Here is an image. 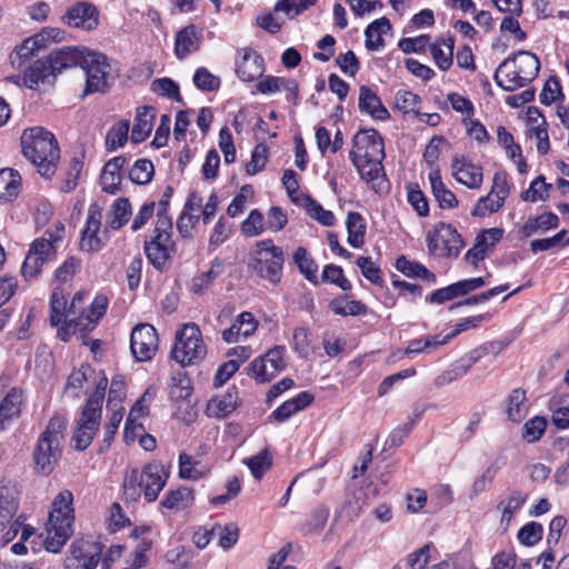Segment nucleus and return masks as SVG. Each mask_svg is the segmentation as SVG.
<instances>
[{
  "label": "nucleus",
  "instance_id": "f257e3e1",
  "mask_svg": "<svg viewBox=\"0 0 569 569\" xmlns=\"http://www.w3.org/2000/svg\"><path fill=\"white\" fill-rule=\"evenodd\" d=\"M170 476V467L153 460L141 470L132 468L123 477L122 488L127 500L138 501L143 495L147 502H153L164 488Z\"/></svg>",
  "mask_w": 569,
  "mask_h": 569
},
{
  "label": "nucleus",
  "instance_id": "f03ea898",
  "mask_svg": "<svg viewBox=\"0 0 569 569\" xmlns=\"http://www.w3.org/2000/svg\"><path fill=\"white\" fill-rule=\"evenodd\" d=\"M23 156L44 178H51L57 170L60 149L54 136L41 127L26 129L21 134Z\"/></svg>",
  "mask_w": 569,
  "mask_h": 569
},
{
  "label": "nucleus",
  "instance_id": "7ed1b4c3",
  "mask_svg": "<svg viewBox=\"0 0 569 569\" xmlns=\"http://www.w3.org/2000/svg\"><path fill=\"white\" fill-rule=\"evenodd\" d=\"M88 293L77 292L67 311L66 323L58 329V337L68 341L72 335L86 333L94 329L98 321L106 313L108 299L104 296H97L93 301L86 306Z\"/></svg>",
  "mask_w": 569,
  "mask_h": 569
},
{
  "label": "nucleus",
  "instance_id": "20e7f679",
  "mask_svg": "<svg viewBox=\"0 0 569 569\" xmlns=\"http://www.w3.org/2000/svg\"><path fill=\"white\" fill-rule=\"evenodd\" d=\"M73 495L69 490L61 491L52 501L51 511L46 527L44 548L49 552H58L72 536L74 511Z\"/></svg>",
  "mask_w": 569,
  "mask_h": 569
},
{
  "label": "nucleus",
  "instance_id": "39448f33",
  "mask_svg": "<svg viewBox=\"0 0 569 569\" xmlns=\"http://www.w3.org/2000/svg\"><path fill=\"white\" fill-rule=\"evenodd\" d=\"M66 426L64 418L54 415L39 436L33 451L36 470L39 473L48 476L58 463L61 457V442L64 437Z\"/></svg>",
  "mask_w": 569,
  "mask_h": 569
},
{
  "label": "nucleus",
  "instance_id": "423d86ee",
  "mask_svg": "<svg viewBox=\"0 0 569 569\" xmlns=\"http://www.w3.org/2000/svg\"><path fill=\"white\" fill-rule=\"evenodd\" d=\"M64 236V226L57 223L54 230H48L41 238L32 241L21 267L22 277L30 281L36 279L42 266L56 256L57 244Z\"/></svg>",
  "mask_w": 569,
  "mask_h": 569
},
{
  "label": "nucleus",
  "instance_id": "0eeeda50",
  "mask_svg": "<svg viewBox=\"0 0 569 569\" xmlns=\"http://www.w3.org/2000/svg\"><path fill=\"white\" fill-rule=\"evenodd\" d=\"M252 269L257 274L272 283H279L282 277L284 262L283 250L273 244L271 239L256 243L252 251Z\"/></svg>",
  "mask_w": 569,
  "mask_h": 569
},
{
  "label": "nucleus",
  "instance_id": "6e6552de",
  "mask_svg": "<svg viewBox=\"0 0 569 569\" xmlns=\"http://www.w3.org/2000/svg\"><path fill=\"white\" fill-rule=\"evenodd\" d=\"M206 355L202 333L196 323H186L176 335L171 357L182 367L200 361Z\"/></svg>",
  "mask_w": 569,
  "mask_h": 569
},
{
  "label": "nucleus",
  "instance_id": "1a4fd4ad",
  "mask_svg": "<svg viewBox=\"0 0 569 569\" xmlns=\"http://www.w3.org/2000/svg\"><path fill=\"white\" fill-rule=\"evenodd\" d=\"M101 420V400L99 393L90 396L77 421L72 442L78 451L86 450L92 442Z\"/></svg>",
  "mask_w": 569,
  "mask_h": 569
},
{
  "label": "nucleus",
  "instance_id": "9d476101",
  "mask_svg": "<svg viewBox=\"0 0 569 569\" xmlns=\"http://www.w3.org/2000/svg\"><path fill=\"white\" fill-rule=\"evenodd\" d=\"M150 240L144 241V252L149 262L158 270H163L174 252V242L171 239V224L161 219L159 227L154 228Z\"/></svg>",
  "mask_w": 569,
  "mask_h": 569
},
{
  "label": "nucleus",
  "instance_id": "9b49d317",
  "mask_svg": "<svg viewBox=\"0 0 569 569\" xmlns=\"http://www.w3.org/2000/svg\"><path fill=\"white\" fill-rule=\"evenodd\" d=\"M427 246L430 252L450 259L459 256L463 241L456 228L439 222L433 231L428 232Z\"/></svg>",
  "mask_w": 569,
  "mask_h": 569
},
{
  "label": "nucleus",
  "instance_id": "f8f14e48",
  "mask_svg": "<svg viewBox=\"0 0 569 569\" xmlns=\"http://www.w3.org/2000/svg\"><path fill=\"white\" fill-rule=\"evenodd\" d=\"M80 67L86 71L84 93L103 92L107 87V77L110 73V64L103 53L84 49Z\"/></svg>",
  "mask_w": 569,
  "mask_h": 569
},
{
  "label": "nucleus",
  "instance_id": "ddd939ff",
  "mask_svg": "<svg viewBox=\"0 0 569 569\" xmlns=\"http://www.w3.org/2000/svg\"><path fill=\"white\" fill-rule=\"evenodd\" d=\"M103 550V545L93 538H82L71 545L66 569H96Z\"/></svg>",
  "mask_w": 569,
  "mask_h": 569
},
{
  "label": "nucleus",
  "instance_id": "4468645a",
  "mask_svg": "<svg viewBox=\"0 0 569 569\" xmlns=\"http://www.w3.org/2000/svg\"><path fill=\"white\" fill-rule=\"evenodd\" d=\"M383 140L379 132L375 129L360 130L352 139V149L349 152L351 161L366 159H385Z\"/></svg>",
  "mask_w": 569,
  "mask_h": 569
},
{
  "label": "nucleus",
  "instance_id": "2eb2a0df",
  "mask_svg": "<svg viewBox=\"0 0 569 569\" xmlns=\"http://www.w3.org/2000/svg\"><path fill=\"white\" fill-rule=\"evenodd\" d=\"M159 338L157 330L149 323L136 326L131 332L130 349L138 361H148L158 350Z\"/></svg>",
  "mask_w": 569,
  "mask_h": 569
},
{
  "label": "nucleus",
  "instance_id": "dca6fc26",
  "mask_svg": "<svg viewBox=\"0 0 569 569\" xmlns=\"http://www.w3.org/2000/svg\"><path fill=\"white\" fill-rule=\"evenodd\" d=\"M101 219L102 207L99 203H91L80 240V247L83 251L92 252L103 248L106 239L100 236Z\"/></svg>",
  "mask_w": 569,
  "mask_h": 569
},
{
  "label": "nucleus",
  "instance_id": "f3484780",
  "mask_svg": "<svg viewBox=\"0 0 569 569\" xmlns=\"http://www.w3.org/2000/svg\"><path fill=\"white\" fill-rule=\"evenodd\" d=\"M516 67L518 69V73L515 77L512 76V79H522L523 84L526 86L537 77L540 69V62L536 54L521 50L506 58L499 64V72H505L507 69Z\"/></svg>",
  "mask_w": 569,
  "mask_h": 569
},
{
  "label": "nucleus",
  "instance_id": "a211bd4d",
  "mask_svg": "<svg viewBox=\"0 0 569 569\" xmlns=\"http://www.w3.org/2000/svg\"><path fill=\"white\" fill-rule=\"evenodd\" d=\"M26 402V395L21 388L13 387L0 397V431L6 430L14 420L19 419Z\"/></svg>",
  "mask_w": 569,
  "mask_h": 569
},
{
  "label": "nucleus",
  "instance_id": "6ab92c4d",
  "mask_svg": "<svg viewBox=\"0 0 569 569\" xmlns=\"http://www.w3.org/2000/svg\"><path fill=\"white\" fill-rule=\"evenodd\" d=\"M453 178L469 189H479L483 181L482 168L467 157H455L451 162Z\"/></svg>",
  "mask_w": 569,
  "mask_h": 569
},
{
  "label": "nucleus",
  "instance_id": "aec40b11",
  "mask_svg": "<svg viewBox=\"0 0 569 569\" xmlns=\"http://www.w3.org/2000/svg\"><path fill=\"white\" fill-rule=\"evenodd\" d=\"M382 161L383 159L376 158L361 160L359 163L357 161H351L361 179L367 183H370L372 190L377 193L385 192L389 188Z\"/></svg>",
  "mask_w": 569,
  "mask_h": 569
},
{
  "label": "nucleus",
  "instance_id": "412c9836",
  "mask_svg": "<svg viewBox=\"0 0 569 569\" xmlns=\"http://www.w3.org/2000/svg\"><path fill=\"white\" fill-rule=\"evenodd\" d=\"M63 21L71 28L93 30L98 26V11L88 2H79L67 10Z\"/></svg>",
  "mask_w": 569,
  "mask_h": 569
},
{
  "label": "nucleus",
  "instance_id": "4be33fe9",
  "mask_svg": "<svg viewBox=\"0 0 569 569\" xmlns=\"http://www.w3.org/2000/svg\"><path fill=\"white\" fill-rule=\"evenodd\" d=\"M236 72L242 81H253L260 78L264 72L262 57L254 50L242 49L236 61Z\"/></svg>",
  "mask_w": 569,
  "mask_h": 569
},
{
  "label": "nucleus",
  "instance_id": "5701e85b",
  "mask_svg": "<svg viewBox=\"0 0 569 569\" xmlns=\"http://www.w3.org/2000/svg\"><path fill=\"white\" fill-rule=\"evenodd\" d=\"M59 34L56 29H44L40 33L26 39L10 56L13 66L21 67L23 62L33 54L34 51L46 46L49 39H54Z\"/></svg>",
  "mask_w": 569,
  "mask_h": 569
},
{
  "label": "nucleus",
  "instance_id": "b1692460",
  "mask_svg": "<svg viewBox=\"0 0 569 569\" xmlns=\"http://www.w3.org/2000/svg\"><path fill=\"white\" fill-rule=\"evenodd\" d=\"M202 41V31L194 24H189L176 34L174 39V54L178 59L182 60L189 54L200 49Z\"/></svg>",
  "mask_w": 569,
  "mask_h": 569
},
{
  "label": "nucleus",
  "instance_id": "393cba45",
  "mask_svg": "<svg viewBox=\"0 0 569 569\" xmlns=\"http://www.w3.org/2000/svg\"><path fill=\"white\" fill-rule=\"evenodd\" d=\"M258 328V321L249 311H243L237 316L233 323L221 332V338L227 343H234L240 338L252 336Z\"/></svg>",
  "mask_w": 569,
  "mask_h": 569
},
{
  "label": "nucleus",
  "instance_id": "a878e982",
  "mask_svg": "<svg viewBox=\"0 0 569 569\" xmlns=\"http://www.w3.org/2000/svg\"><path fill=\"white\" fill-rule=\"evenodd\" d=\"M501 348L497 342H488L485 343L473 350H471L466 357H463L459 362H457L455 367V377H450L448 381H451L452 379H456L458 376H463L467 373V371L473 366L476 362H478L481 358L489 355L490 352H493L495 355L499 353ZM447 382V379L445 376H440L436 379L437 386H443Z\"/></svg>",
  "mask_w": 569,
  "mask_h": 569
},
{
  "label": "nucleus",
  "instance_id": "bb28decb",
  "mask_svg": "<svg viewBox=\"0 0 569 569\" xmlns=\"http://www.w3.org/2000/svg\"><path fill=\"white\" fill-rule=\"evenodd\" d=\"M527 493L520 489H510L506 496L499 501L497 508L501 511L500 527L507 530L515 515L521 509L527 501Z\"/></svg>",
  "mask_w": 569,
  "mask_h": 569
},
{
  "label": "nucleus",
  "instance_id": "cd10ccee",
  "mask_svg": "<svg viewBox=\"0 0 569 569\" xmlns=\"http://www.w3.org/2000/svg\"><path fill=\"white\" fill-rule=\"evenodd\" d=\"M359 110L375 120L385 121L390 117L379 96L367 86L359 88Z\"/></svg>",
  "mask_w": 569,
  "mask_h": 569
},
{
  "label": "nucleus",
  "instance_id": "c85d7f7f",
  "mask_svg": "<svg viewBox=\"0 0 569 569\" xmlns=\"http://www.w3.org/2000/svg\"><path fill=\"white\" fill-rule=\"evenodd\" d=\"M83 54L84 49L66 47L53 51L46 60L56 78L63 69L80 66Z\"/></svg>",
  "mask_w": 569,
  "mask_h": 569
},
{
  "label": "nucleus",
  "instance_id": "c756f323",
  "mask_svg": "<svg viewBox=\"0 0 569 569\" xmlns=\"http://www.w3.org/2000/svg\"><path fill=\"white\" fill-rule=\"evenodd\" d=\"M127 159L123 156H118L109 160L101 172L100 186L102 191L114 194L119 190L121 182V170L126 164Z\"/></svg>",
  "mask_w": 569,
  "mask_h": 569
},
{
  "label": "nucleus",
  "instance_id": "7c9ffc66",
  "mask_svg": "<svg viewBox=\"0 0 569 569\" xmlns=\"http://www.w3.org/2000/svg\"><path fill=\"white\" fill-rule=\"evenodd\" d=\"M194 495L192 489L187 487H179L174 490H169L159 503L161 510L171 512H180L193 506Z\"/></svg>",
  "mask_w": 569,
  "mask_h": 569
},
{
  "label": "nucleus",
  "instance_id": "2f4dec72",
  "mask_svg": "<svg viewBox=\"0 0 569 569\" xmlns=\"http://www.w3.org/2000/svg\"><path fill=\"white\" fill-rule=\"evenodd\" d=\"M156 110L152 107L139 108L136 121L131 131V141L140 143L144 141L152 131Z\"/></svg>",
  "mask_w": 569,
  "mask_h": 569
},
{
  "label": "nucleus",
  "instance_id": "473e14b6",
  "mask_svg": "<svg viewBox=\"0 0 569 569\" xmlns=\"http://www.w3.org/2000/svg\"><path fill=\"white\" fill-rule=\"evenodd\" d=\"M54 80L52 69L47 60H37L24 72V84L30 89H37L40 84H51Z\"/></svg>",
  "mask_w": 569,
  "mask_h": 569
},
{
  "label": "nucleus",
  "instance_id": "72a5a7b5",
  "mask_svg": "<svg viewBox=\"0 0 569 569\" xmlns=\"http://www.w3.org/2000/svg\"><path fill=\"white\" fill-rule=\"evenodd\" d=\"M313 401V396L307 391H302L296 397L284 401L273 412L272 417L278 422L288 420L296 412L303 410Z\"/></svg>",
  "mask_w": 569,
  "mask_h": 569
},
{
  "label": "nucleus",
  "instance_id": "f704fd0d",
  "mask_svg": "<svg viewBox=\"0 0 569 569\" xmlns=\"http://www.w3.org/2000/svg\"><path fill=\"white\" fill-rule=\"evenodd\" d=\"M559 226V218L553 212H545L538 217H530L520 228L519 233L529 238L532 234L541 231L546 232L551 229H556Z\"/></svg>",
  "mask_w": 569,
  "mask_h": 569
},
{
  "label": "nucleus",
  "instance_id": "c9c22d12",
  "mask_svg": "<svg viewBox=\"0 0 569 569\" xmlns=\"http://www.w3.org/2000/svg\"><path fill=\"white\" fill-rule=\"evenodd\" d=\"M429 181L431 184V191L440 208L452 209L458 206V200L455 193L449 190L442 182L440 171L433 169L429 173Z\"/></svg>",
  "mask_w": 569,
  "mask_h": 569
},
{
  "label": "nucleus",
  "instance_id": "e433bc0d",
  "mask_svg": "<svg viewBox=\"0 0 569 569\" xmlns=\"http://www.w3.org/2000/svg\"><path fill=\"white\" fill-rule=\"evenodd\" d=\"M18 510V500L11 488L0 487V533L8 529Z\"/></svg>",
  "mask_w": 569,
  "mask_h": 569
},
{
  "label": "nucleus",
  "instance_id": "4c0bfd02",
  "mask_svg": "<svg viewBox=\"0 0 569 569\" xmlns=\"http://www.w3.org/2000/svg\"><path fill=\"white\" fill-rule=\"evenodd\" d=\"M238 405V391L236 387L229 388L223 395L212 398L208 403L210 415L224 418L230 415Z\"/></svg>",
  "mask_w": 569,
  "mask_h": 569
},
{
  "label": "nucleus",
  "instance_id": "58836bf2",
  "mask_svg": "<svg viewBox=\"0 0 569 569\" xmlns=\"http://www.w3.org/2000/svg\"><path fill=\"white\" fill-rule=\"evenodd\" d=\"M455 40L452 37L437 40L430 46V53L437 67L447 71L452 66Z\"/></svg>",
  "mask_w": 569,
  "mask_h": 569
},
{
  "label": "nucleus",
  "instance_id": "ea45409f",
  "mask_svg": "<svg viewBox=\"0 0 569 569\" xmlns=\"http://www.w3.org/2000/svg\"><path fill=\"white\" fill-rule=\"evenodd\" d=\"M528 402L526 391L517 388L513 389L506 399V413L510 421L520 422L527 415Z\"/></svg>",
  "mask_w": 569,
  "mask_h": 569
},
{
  "label": "nucleus",
  "instance_id": "a19ab883",
  "mask_svg": "<svg viewBox=\"0 0 569 569\" xmlns=\"http://www.w3.org/2000/svg\"><path fill=\"white\" fill-rule=\"evenodd\" d=\"M148 392L142 395L132 406L124 426V437L127 440L136 437L137 431H143V426L139 420L148 413V408L144 405Z\"/></svg>",
  "mask_w": 569,
  "mask_h": 569
},
{
  "label": "nucleus",
  "instance_id": "79ce46f5",
  "mask_svg": "<svg viewBox=\"0 0 569 569\" xmlns=\"http://www.w3.org/2000/svg\"><path fill=\"white\" fill-rule=\"evenodd\" d=\"M391 29L390 21L382 17L371 22L365 30L366 47L369 50L377 51L383 47L382 34Z\"/></svg>",
  "mask_w": 569,
  "mask_h": 569
},
{
  "label": "nucleus",
  "instance_id": "37998d69",
  "mask_svg": "<svg viewBox=\"0 0 569 569\" xmlns=\"http://www.w3.org/2000/svg\"><path fill=\"white\" fill-rule=\"evenodd\" d=\"M21 177L11 168L0 170V201L11 200L19 193Z\"/></svg>",
  "mask_w": 569,
  "mask_h": 569
},
{
  "label": "nucleus",
  "instance_id": "c03bdc74",
  "mask_svg": "<svg viewBox=\"0 0 569 569\" xmlns=\"http://www.w3.org/2000/svg\"><path fill=\"white\" fill-rule=\"evenodd\" d=\"M348 243L353 248H361L365 242L366 222L359 212H349L346 221Z\"/></svg>",
  "mask_w": 569,
  "mask_h": 569
},
{
  "label": "nucleus",
  "instance_id": "a18cd8bd",
  "mask_svg": "<svg viewBox=\"0 0 569 569\" xmlns=\"http://www.w3.org/2000/svg\"><path fill=\"white\" fill-rule=\"evenodd\" d=\"M329 308L339 316H361L368 311L367 306L359 300H349L348 296L332 299Z\"/></svg>",
  "mask_w": 569,
  "mask_h": 569
},
{
  "label": "nucleus",
  "instance_id": "49530a36",
  "mask_svg": "<svg viewBox=\"0 0 569 569\" xmlns=\"http://www.w3.org/2000/svg\"><path fill=\"white\" fill-rule=\"evenodd\" d=\"M398 271L410 278H421L430 282H436V276L419 262L411 261L401 256L396 261Z\"/></svg>",
  "mask_w": 569,
  "mask_h": 569
},
{
  "label": "nucleus",
  "instance_id": "de8ad7c7",
  "mask_svg": "<svg viewBox=\"0 0 569 569\" xmlns=\"http://www.w3.org/2000/svg\"><path fill=\"white\" fill-rule=\"evenodd\" d=\"M293 261L297 264L299 271L313 284H318V264L310 257L308 251L303 247H299L293 253Z\"/></svg>",
  "mask_w": 569,
  "mask_h": 569
},
{
  "label": "nucleus",
  "instance_id": "09e8293b",
  "mask_svg": "<svg viewBox=\"0 0 569 569\" xmlns=\"http://www.w3.org/2000/svg\"><path fill=\"white\" fill-rule=\"evenodd\" d=\"M223 270V264L221 261L216 259L212 262L211 268L199 276H196L192 279L191 290L196 295H202L212 283L213 281L221 274Z\"/></svg>",
  "mask_w": 569,
  "mask_h": 569
},
{
  "label": "nucleus",
  "instance_id": "8fccbe9b",
  "mask_svg": "<svg viewBox=\"0 0 569 569\" xmlns=\"http://www.w3.org/2000/svg\"><path fill=\"white\" fill-rule=\"evenodd\" d=\"M131 214V204L127 198L117 199L110 210L109 227L113 230H119L123 227Z\"/></svg>",
  "mask_w": 569,
  "mask_h": 569
},
{
  "label": "nucleus",
  "instance_id": "3c124183",
  "mask_svg": "<svg viewBox=\"0 0 569 569\" xmlns=\"http://www.w3.org/2000/svg\"><path fill=\"white\" fill-rule=\"evenodd\" d=\"M303 207L308 216L317 220L319 223L327 227L335 224L336 219L333 213L329 210H326L318 201L308 194L303 197Z\"/></svg>",
  "mask_w": 569,
  "mask_h": 569
},
{
  "label": "nucleus",
  "instance_id": "603ef678",
  "mask_svg": "<svg viewBox=\"0 0 569 569\" xmlns=\"http://www.w3.org/2000/svg\"><path fill=\"white\" fill-rule=\"evenodd\" d=\"M67 300L62 291L58 288L53 290L50 298V323L53 327L66 323L67 318Z\"/></svg>",
  "mask_w": 569,
  "mask_h": 569
},
{
  "label": "nucleus",
  "instance_id": "864d4df0",
  "mask_svg": "<svg viewBox=\"0 0 569 569\" xmlns=\"http://www.w3.org/2000/svg\"><path fill=\"white\" fill-rule=\"evenodd\" d=\"M129 128L130 124L127 120H121L110 128L106 136V147L109 151H113L126 143Z\"/></svg>",
  "mask_w": 569,
  "mask_h": 569
},
{
  "label": "nucleus",
  "instance_id": "5fc2aeb1",
  "mask_svg": "<svg viewBox=\"0 0 569 569\" xmlns=\"http://www.w3.org/2000/svg\"><path fill=\"white\" fill-rule=\"evenodd\" d=\"M552 188L550 183L546 182L543 176L537 177L531 181L529 188L521 192L520 197L523 201L536 202L538 200H546L549 194V190Z\"/></svg>",
  "mask_w": 569,
  "mask_h": 569
},
{
  "label": "nucleus",
  "instance_id": "6e6d98bb",
  "mask_svg": "<svg viewBox=\"0 0 569 569\" xmlns=\"http://www.w3.org/2000/svg\"><path fill=\"white\" fill-rule=\"evenodd\" d=\"M154 173L153 163L148 159H138L129 171V178L133 183L147 184Z\"/></svg>",
  "mask_w": 569,
  "mask_h": 569
},
{
  "label": "nucleus",
  "instance_id": "4d7b16f0",
  "mask_svg": "<svg viewBox=\"0 0 569 569\" xmlns=\"http://www.w3.org/2000/svg\"><path fill=\"white\" fill-rule=\"evenodd\" d=\"M191 395L190 380L186 377L184 372L179 371L171 377L169 385V396L172 400H184Z\"/></svg>",
  "mask_w": 569,
  "mask_h": 569
},
{
  "label": "nucleus",
  "instance_id": "13d9d810",
  "mask_svg": "<svg viewBox=\"0 0 569 569\" xmlns=\"http://www.w3.org/2000/svg\"><path fill=\"white\" fill-rule=\"evenodd\" d=\"M152 92L172 99L179 103H182L183 100L180 96L179 86L170 78H160L156 79L151 82Z\"/></svg>",
  "mask_w": 569,
  "mask_h": 569
},
{
  "label": "nucleus",
  "instance_id": "bf43d9fd",
  "mask_svg": "<svg viewBox=\"0 0 569 569\" xmlns=\"http://www.w3.org/2000/svg\"><path fill=\"white\" fill-rule=\"evenodd\" d=\"M321 280L335 284L343 291H349L352 288L351 282L345 277L342 268L336 264H327L323 268Z\"/></svg>",
  "mask_w": 569,
  "mask_h": 569
},
{
  "label": "nucleus",
  "instance_id": "052dcab7",
  "mask_svg": "<svg viewBox=\"0 0 569 569\" xmlns=\"http://www.w3.org/2000/svg\"><path fill=\"white\" fill-rule=\"evenodd\" d=\"M243 462L248 466L252 476L260 480L264 472L271 468L272 459L268 451L263 450L256 456L244 459Z\"/></svg>",
  "mask_w": 569,
  "mask_h": 569
},
{
  "label": "nucleus",
  "instance_id": "680f3d73",
  "mask_svg": "<svg viewBox=\"0 0 569 569\" xmlns=\"http://www.w3.org/2000/svg\"><path fill=\"white\" fill-rule=\"evenodd\" d=\"M543 527L542 525L531 521L520 528L517 538L523 546L531 547L542 539Z\"/></svg>",
  "mask_w": 569,
  "mask_h": 569
},
{
  "label": "nucleus",
  "instance_id": "e2e57ef3",
  "mask_svg": "<svg viewBox=\"0 0 569 569\" xmlns=\"http://www.w3.org/2000/svg\"><path fill=\"white\" fill-rule=\"evenodd\" d=\"M123 415H124L123 408H119V409H116L112 412V415L110 416L108 422L106 423V426L103 428L104 433H103L102 445L100 446V449H99L100 452L107 450L110 447V445L114 438V435L119 428V425L123 419Z\"/></svg>",
  "mask_w": 569,
  "mask_h": 569
},
{
  "label": "nucleus",
  "instance_id": "0e129e2a",
  "mask_svg": "<svg viewBox=\"0 0 569 569\" xmlns=\"http://www.w3.org/2000/svg\"><path fill=\"white\" fill-rule=\"evenodd\" d=\"M546 427L547 420L543 417L536 416L525 423L522 438L527 442L533 443L542 437L546 431Z\"/></svg>",
  "mask_w": 569,
  "mask_h": 569
},
{
  "label": "nucleus",
  "instance_id": "69168bd1",
  "mask_svg": "<svg viewBox=\"0 0 569 569\" xmlns=\"http://www.w3.org/2000/svg\"><path fill=\"white\" fill-rule=\"evenodd\" d=\"M395 102L396 107L403 113H418V106L421 102V99L418 94L411 91L399 90L396 93Z\"/></svg>",
  "mask_w": 569,
  "mask_h": 569
},
{
  "label": "nucleus",
  "instance_id": "338daca9",
  "mask_svg": "<svg viewBox=\"0 0 569 569\" xmlns=\"http://www.w3.org/2000/svg\"><path fill=\"white\" fill-rule=\"evenodd\" d=\"M269 148L264 143H259L254 147L251 159L246 166V171L248 174H256L261 171L268 160Z\"/></svg>",
  "mask_w": 569,
  "mask_h": 569
},
{
  "label": "nucleus",
  "instance_id": "774afa93",
  "mask_svg": "<svg viewBox=\"0 0 569 569\" xmlns=\"http://www.w3.org/2000/svg\"><path fill=\"white\" fill-rule=\"evenodd\" d=\"M241 230L247 237L261 234L264 231V219L262 213L258 209L252 210L248 218L242 222Z\"/></svg>",
  "mask_w": 569,
  "mask_h": 569
}]
</instances>
